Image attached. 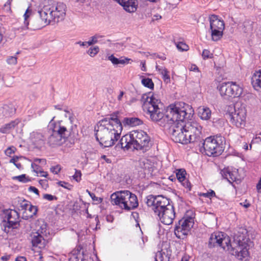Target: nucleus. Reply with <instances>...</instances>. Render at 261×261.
I'll return each mask as SVG.
<instances>
[{
  "label": "nucleus",
  "mask_w": 261,
  "mask_h": 261,
  "mask_svg": "<svg viewBox=\"0 0 261 261\" xmlns=\"http://www.w3.org/2000/svg\"><path fill=\"white\" fill-rule=\"evenodd\" d=\"M182 185L189 190H191V184L188 181V180L186 179L183 181L180 182Z\"/></svg>",
  "instance_id": "55"
},
{
  "label": "nucleus",
  "mask_w": 261,
  "mask_h": 261,
  "mask_svg": "<svg viewBox=\"0 0 261 261\" xmlns=\"http://www.w3.org/2000/svg\"><path fill=\"white\" fill-rule=\"evenodd\" d=\"M145 203L149 207H151L156 215H161L168 205H171L170 200L162 196L149 195L145 198Z\"/></svg>",
  "instance_id": "10"
},
{
  "label": "nucleus",
  "mask_w": 261,
  "mask_h": 261,
  "mask_svg": "<svg viewBox=\"0 0 261 261\" xmlns=\"http://www.w3.org/2000/svg\"><path fill=\"white\" fill-rule=\"evenodd\" d=\"M65 127H60L57 131H54L48 138V143L53 147L56 145H61L65 142Z\"/></svg>",
  "instance_id": "19"
},
{
  "label": "nucleus",
  "mask_w": 261,
  "mask_h": 261,
  "mask_svg": "<svg viewBox=\"0 0 261 261\" xmlns=\"http://www.w3.org/2000/svg\"><path fill=\"white\" fill-rule=\"evenodd\" d=\"M81 171L75 169V173L72 177L76 181L79 182L81 179Z\"/></svg>",
  "instance_id": "49"
},
{
  "label": "nucleus",
  "mask_w": 261,
  "mask_h": 261,
  "mask_svg": "<svg viewBox=\"0 0 261 261\" xmlns=\"http://www.w3.org/2000/svg\"><path fill=\"white\" fill-rule=\"evenodd\" d=\"M16 149L14 146L8 147L5 151L6 155L10 156L11 154L15 153Z\"/></svg>",
  "instance_id": "50"
},
{
  "label": "nucleus",
  "mask_w": 261,
  "mask_h": 261,
  "mask_svg": "<svg viewBox=\"0 0 261 261\" xmlns=\"http://www.w3.org/2000/svg\"><path fill=\"white\" fill-rule=\"evenodd\" d=\"M141 83L145 87L150 89H153L154 88V84L151 79L144 78L142 80Z\"/></svg>",
  "instance_id": "41"
},
{
  "label": "nucleus",
  "mask_w": 261,
  "mask_h": 261,
  "mask_svg": "<svg viewBox=\"0 0 261 261\" xmlns=\"http://www.w3.org/2000/svg\"><path fill=\"white\" fill-rule=\"evenodd\" d=\"M39 184L44 189H46L48 187L47 181L46 179H42L39 180Z\"/></svg>",
  "instance_id": "57"
},
{
  "label": "nucleus",
  "mask_w": 261,
  "mask_h": 261,
  "mask_svg": "<svg viewBox=\"0 0 261 261\" xmlns=\"http://www.w3.org/2000/svg\"><path fill=\"white\" fill-rule=\"evenodd\" d=\"M143 101V107L144 111L149 115L150 119L156 122L165 129L169 124L173 123V120L189 118L191 116L192 110L190 105L184 102H177L167 107L165 114L159 108L161 101L153 96L144 95L142 98Z\"/></svg>",
  "instance_id": "2"
},
{
  "label": "nucleus",
  "mask_w": 261,
  "mask_h": 261,
  "mask_svg": "<svg viewBox=\"0 0 261 261\" xmlns=\"http://www.w3.org/2000/svg\"><path fill=\"white\" fill-rule=\"evenodd\" d=\"M18 159L19 157L18 156H15L10 160V163L15 164L17 162Z\"/></svg>",
  "instance_id": "61"
},
{
  "label": "nucleus",
  "mask_w": 261,
  "mask_h": 261,
  "mask_svg": "<svg viewBox=\"0 0 261 261\" xmlns=\"http://www.w3.org/2000/svg\"><path fill=\"white\" fill-rule=\"evenodd\" d=\"M15 109L12 105H4L0 109V113L5 117H10L15 113Z\"/></svg>",
  "instance_id": "32"
},
{
  "label": "nucleus",
  "mask_w": 261,
  "mask_h": 261,
  "mask_svg": "<svg viewBox=\"0 0 261 261\" xmlns=\"http://www.w3.org/2000/svg\"><path fill=\"white\" fill-rule=\"evenodd\" d=\"M31 13V10H30L29 8H28L27 9L25 13L23 15L24 19V26L22 27L21 28V30H25L27 29H29L28 28V25L29 24V21L28 20V18L29 17Z\"/></svg>",
  "instance_id": "40"
},
{
  "label": "nucleus",
  "mask_w": 261,
  "mask_h": 261,
  "mask_svg": "<svg viewBox=\"0 0 261 261\" xmlns=\"http://www.w3.org/2000/svg\"><path fill=\"white\" fill-rule=\"evenodd\" d=\"M143 101V107L144 111L149 115L150 119L156 122L165 129L169 124L173 123V120L189 118L191 116L192 110L190 105L184 102H177L167 107L165 114L159 108L161 101L153 96L144 95L142 98Z\"/></svg>",
  "instance_id": "1"
},
{
  "label": "nucleus",
  "mask_w": 261,
  "mask_h": 261,
  "mask_svg": "<svg viewBox=\"0 0 261 261\" xmlns=\"http://www.w3.org/2000/svg\"><path fill=\"white\" fill-rule=\"evenodd\" d=\"M2 217L4 219L1 227L2 230L8 233L10 229L16 228L19 225V215L14 210L7 209L3 212Z\"/></svg>",
  "instance_id": "12"
},
{
  "label": "nucleus",
  "mask_w": 261,
  "mask_h": 261,
  "mask_svg": "<svg viewBox=\"0 0 261 261\" xmlns=\"http://www.w3.org/2000/svg\"><path fill=\"white\" fill-rule=\"evenodd\" d=\"M99 49L98 46L90 47L88 50L87 53L90 57H93L98 53Z\"/></svg>",
  "instance_id": "45"
},
{
  "label": "nucleus",
  "mask_w": 261,
  "mask_h": 261,
  "mask_svg": "<svg viewBox=\"0 0 261 261\" xmlns=\"http://www.w3.org/2000/svg\"><path fill=\"white\" fill-rule=\"evenodd\" d=\"M117 114L100 120L95 126L96 140L104 148L112 146L120 138L123 127Z\"/></svg>",
  "instance_id": "3"
},
{
  "label": "nucleus",
  "mask_w": 261,
  "mask_h": 261,
  "mask_svg": "<svg viewBox=\"0 0 261 261\" xmlns=\"http://www.w3.org/2000/svg\"><path fill=\"white\" fill-rule=\"evenodd\" d=\"M37 212V207L31 204L29 208L23 211L22 217L25 219H28L29 218H31L35 215Z\"/></svg>",
  "instance_id": "34"
},
{
  "label": "nucleus",
  "mask_w": 261,
  "mask_h": 261,
  "mask_svg": "<svg viewBox=\"0 0 261 261\" xmlns=\"http://www.w3.org/2000/svg\"><path fill=\"white\" fill-rule=\"evenodd\" d=\"M39 173L41 176L46 177L48 176V174L46 172L44 171H40Z\"/></svg>",
  "instance_id": "64"
},
{
  "label": "nucleus",
  "mask_w": 261,
  "mask_h": 261,
  "mask_svg": "<svg viewBox=\"0 0 261 261\" xmlns=\"http://www.w3.org/2000/svg\"><path fill=\"white\" fill-rule=\"evenodd\" d=\"M111 201L112 204L118 205L121 208L126 211L135 209L138 206L137 197L128 190L120 191L113 193L111 195Z\"/></svg>",
  "instance_id": "7"
},
{
  "label": "nucleus",
  "mask_w": 261,
  "mask_h": 261,
  "mask_svg": "<svg viewBox=\"0 0 261 261\" xmlns=\"http://www.w3.org/2000/svg\"><path fill=\"white\" fill-rule=\"evenodd\" d=\"M7 61L10 65H15L17 63V58L15 57H10L7 59Z\"/></svg>",
  "instance_id": "53"
},
{
  "label": "nucleus",
  "mask_w": 261,
  "mask_h": 261,
  "mask_svg": "<svg viewBox=\"0 0 261 261\" xmlns=\"http://www.w3.org/2000/svg\"><path fill=\"white\" fill-rule=\"evenodd\" d=\"M198 115L202 120H208L211 116V111L207 107H200L198 109Z\"/></svg>",
  "instance_id": "29"
},
{
  "label": "nucleus",
  "mask_w": 261,
  "mask_h": 261,
  "mask_svg": "<svg viewBox=\"0 0 261 261\" xmlns=\"http://www.w3.org/2000/svg\"><path fill=\"white\" fill-rule=\"evenodd\" d=\"M13 179H17L18 181L25 183L29 181L28 178L25 176V174H22L19 176H14L12 178Z\"/></svg>",
  "instance_id": "46"
},
{
  "label": "nucleus",
  "mask_w": 261,
  "mask_h": 261,
  "mask_svg": "<svg viewBox=\"0 0 261 261\" xmlns=\"http://www.w3.org/2000/svg\"><path fill=\"white\" fill-rule=\"evenodd\" d=\"M186 174V171L184 169H179L177 171L176 177L179 182L183 181V180L186 179L185 177Z\"/></svg>",
  "instance_id": "43"
},
{
  "label": "nucleus",
  "mask_w": 261,
  "mask_h": 261,
  "mask_svg": "<svg viewBox=\"0 0 261 261\" xmlns=\"http://www.w3.org/2000/svg\"><path fill=\"white\" fill-rule=\"evenodd\" d=\"M107 59L110 61L114 65L127 64L129 61L131 60L130 59L125 57H121L118 59L115 57L113 55L108 56Z\"/></svg>",
  "instance_id": "28"
},
{
  "label": "nucleus",
  "mask_w": 261,
  "mask_h": 261,
  "mask_svg": "<svg viewBox=\"0 0 261 261\" xmlns=\"http://www.w3.org/2000/svg\"><path fill=\"white\" fill-rule=\"evenodd\" d=\"M31 139L36 145L39 146L44 144V136L39 133L33 132L31 134Z\"/></svg>",
  "instance_id": "30"
},
{
  "label": "nucleus",
  "mask_w": 261,
  "mask_h": 261,
  "mask_svg": "<svg viewBox=\"0 0 261 261\" xmlns=\"http://www.w3.org/2000/svg\"><path fill=\"white\" fill-rule=\"evenodd\" d=\"M154 56L156 58L161 59L162 60H165L166 59V57L164 54L161 55L154 54Z\"/></svg>",
  "instance_id": "62"
},
{
  "label": "nucleus",
  "mask_w": 261,
  "mask_h": 261,
  "mask_svg": "<svg viewBox=\"0 0 261 261\" xmlns=\"http://www.w3.org/2000/svg\"><path fill=\"white\" fill-rule=\"evenodd\" d=\"M81 206L80 205V203L77 202H74L73 205V210L76 212L79 211L81 210Z\"/></svg>",
  "instance_id": "56"
},
{
  "label": "nucleus",
  "mask_w": 261,
  "mask_h": 261,
  "mask_svg": "<svg viewBox=\"0 0 261 261\" xmlns=\"http://www.w3.org/2000/svg\"><path fill=\"white\" fill-rule=\"evenodd\" d=\"M65 206L64 202L59 203L56 207V214L60 217H64L65 214Z\"/></svg>",
  "instance_id": "39"
},
{
  "label": "nucleus",
  "mask_w": 261,
  "mask_h": 261,
  "mask_svg": "<svg viewBox=\"0 0 261 261\" xmlns=\"http://www.w3.org/2000/svg\"><path fill=\"white\" fill-rule=\"evenodd\" d=\"M185 131L187 133L189 143L200 142L202 139V126L196 121L185 122Z\"/></svg>",
  "instance_id": "16"
},
{
  "label": "nucleus",
  "mask_w": 261,
  "mask_h": 261,
  "mask_svg": "<svg viewBox=\"0 0 261 261\" xmlns=\"http://www.w3.org/2000/svg\"><path fill=\"white\" fill-rule=\"evenodd\" d=\"M15 261H27V259L25 257L19 256L15 259Z\"/></svg>",
  "instance_id": "63"
},
{
  "label": "nucleus",
  "mask_w": 261,
  "mask_h": 261,
  "mask_svg": "<svg viewBox=\"0 0 261 261\" xmlns=\"http://www.w3.org/2000/svg\"><path fill=\"white\" fill-rule=\"evenodd\" d=\"M120 5L123 9L127 12L132 13L135 12L138 7L137 0H114Z\"/></svg>",
  "instance_id": "24"
},
{
  "label": "nucleus",
  "mask_w": 261,
  "mask_h": 261,
  "mask_svg": "<svg viewBox=\"0 0 261 261\" xmlns=\"http://www.w3.org/2000/svg\"><path fill=\"white\" fill-rule=\"evenodd\" d=\"M189 69L190 71H197V72L199 71L198 67L196 65H194V64L191 65Z\"/></svg>",
  "instance_id": "59"
},
{
  "label": "nucleus",
  "mask_w": 261,
  "mask_h": 261,
  "mask_svg": "<svg viewBox=\"0 0 261 261\" xmlns=\"http://www.w3.org/2000/svg\"><path fill=\"white\" fill-rule=\"evenodd\" d=\"M61 167L59 165L51 167L50 169V171L54 174H58L61 170Z\"/></svg>",
  "instance_id": "54"
},
{
  "label": "nucleus",
  "mask_w": 261,
  "mask_h": 261,
  "mask_svg": "<svg viewBox=\"0 0 261 261\" xmlns=\"http://www.w3.org/2000/svg\"><path fill=\"white\" fill-rule=\"evenodd\" d=\"M175 44L179 51H187L189 49V46L183 42H175Z\"/></svg>",
  "instance_id": "42"
},
{
  "label": "nucleus",
  "mask_w": 261,
  "mask_h": 261,
  "mask_svg": "<svg viewBox=\"0 0 261 261\" xmlns=\"http://www.w3.org/2000/svg\"><path fill=\"white\" fill-rule=\"evenodd\" d=\"M67 117H68V119L67 121H66V132H68L69 134L66 137V146L70 147L77 139V121L73 113L67 110H66Z\"/></svg>",
  "instance_id": "14"
},
{
  "label": "nucleus",
  "mask_w": 261,
  "mask_h": 261,
  "mask_svg": "<svg viewBox=\"0 0 261 261\" xmlns=\"http://www.w3.org/2000/svg\"><path fill=\"white\" fill-rule=\"evenodd\" d=\"M40 19L31 22L30 29L38 30L49 24L56 18H59V15L56 13L54 9L44 6L38 11Z\"/></svg>",
  "instance_id": "9"
},
{
  "label": "nucleus",
  "mask_w": 261,
  "mask_h": 261,
  "mask_svg": "<svg viewBox=\"0 0 261 261\" xmlns=\"http://www.w3.org/2000/svg\"><path fill=\"white\" fill-rule=\"evenodd\" d=\"M102 37V36L96 34L95 35L91 37L90 40L88 41H87L88 43V45L89 46L92 45L95 43H96L98 42V39Z\"/></svg>",
  "instance_id": "44"
},
{
  "label": "nucleus",
  "mask_w": 261,
  "mask_h": 261,
  "mask_svg": "<svg viewBox=\"0 0 261 261\" xmlns=\"http://www.w3.org/2000/svg\"><path fill=\"white\" fill-rule=\"evenodd\" d=\"M53 8L54 9L56 13L59 15V17L61 16L62 14H65V4L63 3H58L55 7H52L51 8V9Z\"/></svg>",
  "instance_id": "37"
},
{
  "label": "nucleus",
  "mask_w": 261,
  "mask_h": 261,
  "mask_svg": "<svg viewBox=\"0 0 261 261\" xmlns=\"http://www.w3.org/2000/svg\"><path fill=\"white\" fill-rule=\"evenodd\" d=\"M221 96L225 98L240 97L243 92V88L236 82H223L218 86Z\"/></svg>",
  "instance_id": "13"
},
{
  "label": "nucleus",
  "mask_w": 261,
  "mask_h": 261,
  "mask_svg": "<svg viewBox=\"0 0 261 261\" xmlns=\"http://www.w3.org/2000/svg\"><path fill=\"white\" fill-rule=\"evenodd\" d=\"M29 191L34 192V193L36 194L37 195H39V191L35 187L31 186L29 188Z\"/></svg>",
  "instance_id": "58"
},
{
  "label": "nucleus",
  "mask_w": 261,
  "mask_h": 261,
  "mask_svg": "<svg viewBox=\"0 0 261 261\" xmlns=\"http://www.w3.org/2000/svg\"><path fill=\"white\" fill-rule=\"evenodd\" d=\"M31 204H32L30 202H29L27 200H24L20 203V207H21L22 210H24V211L28 208H29Z\"/></svg>",
  "instance_id": "51"
},
{
  "label": "nucleus",
  "mask_w": 261,
  "mask_h": 261,
  "mask_svg": "<svg viewBox=\"0 0 261 261\" xmlns=\"http://www.w3.org/2000/svg\"><path fill=\"white\" fill-rule=\"evenodd\" d=\"M158 258L160 261H169V257L163 250L159 251L155 254V261H158Z\"/></svg>",
  "instance_id": "38"
},
{
  "label": "nucleus",
  "mask_w": 261,
  "mask_h": 261,
  "mask_svg": "<svg viewBox=\"0 0 261 261\" xmlns=\"http://www.w3.org/2000/svg\"><path fill=\"white\" fill-rule=\"evenodd\" d=\"M256 189L258 193L261 192V176L260 179L259 180L257 185H256Z\"/></svg>",
  "instance_id": "60"
},
{
  "label": "nucleus",
  "mask_w": 261,
  "mask_h": 261,
  "mask_svg": "<svg viewBox=\"0 0 261 261\" xmlns=\"http://www.w3.org/2000/svg\"><path fill=\"white\" fill-rule=\"evenodd\" d=\"M199 195L204 197L211 198L213 197H215L216 194L213 190H210V191L206 193H200Z\"/></svg>",
  "instance_id": "48"
},
{
  "label": "nucleus",
  "mask_w": 261,
  "mask_h": 261,
  "mask_svg": "<svg viewBox=\"0 0 261 261\" xmlns=\"http://www.w3.org/2000/svg\"><path fill=\"white\" fill-rule=\"evenodd\" d=\"M19 122L18 120H15L4 125L0 128V132L3 134L9 133L11 130L14 129L18 124Z\"/></svg>",
  "instance_id": "33"
},
{
  "label": "nucleus",
  "mask_w": 261,
  "mask_h": 261,
  "mask_svg": "<svg viewBox=\"0 0 261 261\" xmlns=\"http://www.w3.org/2000/svg\"><path fill=\"white\" fill-rule=\"evenodd\" d=\"M233 110L229 114L230 122L238 128H243L246 125L247 113L245 106L237 102L233 106Z\"/></svg>",
  "instance_id": "11"
},
{
  "label": "nucleus",
  "mask_w": 261,
  "mask_h": 261,
  "mask_svg": "<svg viewBox=\"0 0 261 261\" xmlns=\"http://www.w3.org/2000/svg\"><path fill=\"white\" fill-rule=\"evenodd\" d=\"M190 108L192 110L191 116L189 118H184L182 119H174L173 120V123L169 124L165 128L168 130V133L170 134L171 138L173 141L176 143H179L182 144H187L189 143L187 133L185 131V122L187 120H191L194 115V110L191 106Z\"/></svg>",
  "instance_id": "6"
},
{
  "label": "nucleus",
  "mask_w": 261,
  "mask_h": 261,
  "mask_svg": "<svg viewBox=\"0 0 261 261\" xmlns=\"http://www.w3.org/2000/svg\"><path fill=\"white\" fill-rule=\"evenodd\" d=\"M84 259V250L80 247L72 250L69 254V261H83Z\"/></svg>",
  "instance_id": "26"
},
{
  "label": "nucleus",
  "mask_w": 261,
  "mask_h": 261,
  "mask_svg": "<svg viewBox=\"0 0 261 261\" xmlns=\"http://www.w3.org/2000/svg\"><path fill=\"white\" fill-rule=\"evenodd\" d=\"M155 68L159 73L162 75L164 81L166 83H169L170 82V78L168 70L166 68L158 65H156Z\"/></svg>",
  "instance_id": "35"
},
{
  "label": "nucleus",
  "mask_w": 261,
  "mask_h": 261,
  "mask_svg": "<svg viewBox=\"0 0 261 261\" xmlns=\"http://www.w3.org/2000/svg\"><path fill=\"white\" fill-rule=\"evenodd\" d=\"M253 22L250 20L244 21L242 25V31L246 34L252 33Z\"/></svg>",
  "instance_id": "36"
},
{
  "label": "nucleus",
  "mask_w": 261,
  "mask_h": 261,
  "mask_svg": "<svg viewBox=\"0 0 261 261\" xmlns=\"http://www.w3.org/2000/svg\"><path fill=\"white\" fill-rule=\"evenodd\" d=\"M122 123L124 125L134 126L142 123V121L136 117H125L123 119Z\"/></svg>",
  "instance_id": "31"
},
{
  "label": "nucleus",
  "mask_w": 261,
  "mask_h": 261,
  "mask_svg": "<svg viewBox=\"0 0 261 261\" xmlns=\"http://www.w3.org/2000/svg\"><path fill=\"white\" fill-rule=\"evenodd\" d=\"M35 225L33 232L41 234L43 237L49 238L50 234L49 230L46 223L43 220H38L35 222Z\"/></svg>",
  "instance_id": "22"
},
{
  "label": "nucleus",
  "mask_w": 261,
  "mask_h": 261,
  "mask_svg": "<svg viewBox=\"0 0 261 261\" xmlns=\"http://www.w3.org/2000/svg\"><path fill=\"white\" fill-rule=\"evenodd\" d=\"M43 198L48 201L56 200L58 199V198L56 196L48 194H44L43 195Z\"/></svg>",
  "instance_id": "52"
},
{
  "label": "nucleus",
  "mask_w": 261,
  "mask_h": 261,
  "mask_svg": "<svg viewBox=\"0 0 261 261\" xmlns=\"http://www.w3.org/2000/svg\"><path fill=\"white\" fill-rule=\"evenodd\" d=\"M210 30L212 39L214 41L220 40L223 34L224 21L218 18L217 15H212L209 17Z\"/></svg>",
  "instance_id": "17"
},
{
  "label": "nucleus",
  "mask_w": 261,
  "mask_h": 261,
  "mask_svg": "<svg viewBox=\"0 0 261 261\" xmlns=\"http://www.w3.org/2000/svg\"><path fill=\"white\" fill-rule=\"evenodd\" d=\"M221 173L223 177L230 182L238 179V170L236 169L231 170L229 169H224L221 171Z\"/></svg>",
  "instance_id": "25"
},
{
  "label": "nucleus",
  "mask_w": 261,
  "mask_h": 261,
  "mask_svg": "<svg viewBox=\"0 0 261 261\" xmlns=\"http://www.w3.org/2000/svg\"><path fill=\"white\" fill-rule=\"evenodd\" d=\"M224 137L221 136H211L206 138L202 143L205 154L207 156H217L223 151Z\"/></svg>",
  "instance_id": "8"
},
{
  "label": "nucleus",
  "mask_w": 261,
  "mask_h": 261,
  "mask_svg": "<svg viewBox=\"0 0 261 261\" xmlns=\"http://www.w3.org/2000/svg\"><path fill=\"white\" fill-rule=\"evenodd\" d=\"M150 138L146 133L142 130L132 131L123 136L119 141L121 148L124 149L141 150L149 147Z\"/></svg>",
  "instance_id": "5"
},
{
  "label": "nucleus",
  "mask_w": 261,
  "mask_h": 261,
  "mask_svg": "<svg viewBox=\"0 0 261 261\" xmlns=\"http://www.w3.org/2000/svg\"><path fill=\"white\" fill-rule=\"evenodd\" d=\"M251 83L256 90H261V69L254 73L251 78Z\"/></svg>",
  "instance_id": "27"
},
{
  "label": "nucleus",
  "mask_w": 261,
  "mask_h": 261,
  "mask_svg": "<svg viewBox=\"0 0 261 261\" xmlns=\"http://www.w3.org/2000/svg\"><path fill=\"white\" fill-rule=\"evenodd\" d=\"M252 242L248 237V231L244 227L239 228L235 233L230 253L241 261H246L249 256L248 247Z\"/></svg>",
  "instance_id": "4"
},
{
  "label": "nucleus",
  "mask_w": 261,
  "mask_h": 261,
  "mask_svg": "<svg viewBox=\"0 0 261 261\" xmlns=\"http://www.w3.org/2000/svg\"><path fill=\"white\" fill-rule=\"evenodd\" d=\"M157 216L162 223L165 225L171 224L175 217V213L173 205H168L164 211L162 212L161 215Z\"/></svg>",
  "instance_id": "20"
},
{
  "label": "nucleus",
  "mask_w": 261,
  "mask_h": 261,
  "mask_svg": "<svg viewBox=\"0 0 261 261\" xmlns=\"http://www.w3.org/2000/svg\"><path fill=\"white\" fill-rule=\"evenodd\" d=\"M31 238L33 246L40 249L45 247L47 240L49 239L33 231L31 234Z\"/></svg>",
  "instance_id": "23"
},
{
  "label": "nucleus",
  "mask_w": 261,
  "mask_h": 261,
  "mask_svg": "<svg viewBox=\"0 0 261 261\" xmlns=\"http://www.w3.org/2000/svg\"><path fill=\"white\" fill-rule=\"evenodd\" d=\"M193 224V217L185 216L178 221V225H176L174 229L175 234L178 238L183 239V237L188 234Z\"/></svg>",
  "instance_id": "18"
},
{
  "label": "nucleus",
  "mask_w": 261,
  "mask_h": 261,
  "mask_svg": "<svg viewBox=\"0 0 261 261\" xmlns=\"http://www.w3.org/2000/svg\"><path fill=\"white\" fill-rule=\"evenodd\" d=\"M137 166L139 171H143L145 174H151L155 168L154 162L151 160L146 158L140 159Z\"/></svg>",
  "instance_id": "21"
},
{
  "label": "nucleus",
  "mask_w": 261,
  "mask_h": 261,
  "mask_svg": "<svg viewBox=\"0 0 261 261\" xmlns=\"http://www.w3.org/2000/svg\"><path fill=\"white\" fill-rule=\"evenodd\" d=\"M213 54L207 49H204L202 52V56L204 60L211 59L213 58Z\"/></svg>",
  "instance_id": "47"
},
{
  "label": "nucleus",
  "mask_w": 261,
  "mask_h": 261,
  "mask_svg": "<svg viewBox=\"0 0 261 261\" xmlns=\"http://www.w3.org/2000/svg\"><path fill=\"white\" fill-rule=\"evenodd\" d=\"M208 245L210 248L221 247L224 250H228L230 252L231 247L229 237L222 232L213 233L209 239Z\"/></svg>",
  "instance_id": "15"
}]
</instances>
